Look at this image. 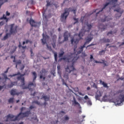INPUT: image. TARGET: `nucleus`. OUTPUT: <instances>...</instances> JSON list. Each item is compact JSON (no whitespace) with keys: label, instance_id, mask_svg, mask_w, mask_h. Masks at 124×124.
<instances>
[{"label":"nucleus","instance_id":"1","mask_svg":"<svg viewBox=\"0 0 124 124\" xmlns=\"http://www.w3.org/2000/svg\"><path fill=\"white\" fill-rule=\"evenodd\" d=\"M85 32L84 31H80L79 32V34H78V37H79V39L77 38V39H72L71 40V42H72V44H76V46H75V48H74V53L71 54L72 55V56L75 57L77 55V57H78V55L80 54L83 51V49L85 48L86 44H89L90 42L93 40V35L92 34V32L90 33L89 35H88V36L85 38V42L84 43V44H83V46H80V47H78V49H77L76 51V48L77 47V44H78L79 40L80 39H82V37L84 35Z\"/></svg>","mask_w":124,"mask_h":124},{"label":"nucleus","instance_id":"2","mask_svg":"<svg viewBox=\"0 0 124 124\" xmlns=\"http://www.w3.org/2000/svg\"><path fill=\"white\" fill-rule=\"evenodd\" d=\"M78 59V57H77V55L74 56H72V55H71V56L69 57V58H68V62H69V64H68L67 67L65 68L66 72L64 73V75L63 76V78H64V79H65V80H68V74H70L72 72L76 71V69L74 67V63L77 62Z\"/></svg>","mask_w":124,"mask_h":124},{"label":"nucleus","instance_id":"3","mask_svg":"<svg viewBox=\"0 0 124 124\" xmlns=\"http://www.w3.org/2000/svg\"><path fill=\"white\" fill-rule=\"evenodd\" d=\"M29 73L28 74H26V73H25L24 74L21 75L20 72H18L17 74H13V75H10L9 76V77H14L18 75H20V76L18 77L17 79L18 80H21V85H20V87H22L23 90L28 89H29L30 91H32V89L31 88V87H36L35 83H33V82H30L28 86H25V78L24 77L25 75H28Z\"/></svg>","mask_w":124,"mask_h":124},{"label":"nucleus","instance_id":"4","mask_svg":"<svg viewBox=\"0 0 124 124\" xmlns=\"http://www.w3.org/2000/svg\"><path fill=\"white\" fill-rule=\"evenodd\" d=\"M25 107H22L20 109L21 112L16 116L14 115L9 114L7 115V119H13V121L22 120L23 118L29 116V115L31 114V111H27L25 112H23L24 110H26Z\"/></svg>","mask_w":124,"mask_h":124},{"label":"nucleus","instance_id":"5","mask_svg":"<svg viewBox=\"0 0 124 124\" xmlns=\"http://www.w3.org/2000/svg\"><path fill=\"white\" fill-rule=\"evenodd\" d=\"M72 12L76 16V13L77 12V7H72L69 8L65 9V12L63 14L61 15V21L62 22H65L68 16L69 15V12Z\"/></svg>","mask_w":124,"mask_h":124},{"label":"nucleus","instance_id":"6","mask_svg":"<svg viewBox=\"0 0 124 124\" xmlns=\"http://www.w3.org/2000/svg\"><path fill=\"white\" fill-rule=\"evenodd\" d=\"M43 38L42 39V43L43 45H45V44H46V46L47 47V49L50 51H52V48L50 46H48L47 44V41H48L49 39V37L47 35H45L44 33H43Z\"/></svg>","mask_w":124,"mask_h":124},{"label":"nucleus","instance_id":"7","mask_svg":"<svg viewBox=\"0 0 124 124\" xmlns=\"http://www.w3.org/2000/svg\"><path fill=\"white\" fill-rule=\"evenodd\" d=\"M120 96L121 98L117 99L116 101V105L119 106L123 105L124 102V94H122Z\"/></svg>","mask_w":124,"mask_h":124},{"label":"nucleus","instance_id":"8","mask_svg":"<svg viewBox=\"0 0 124 124\" xmlns=\"http://www.w3.org/2000/svg\"><path fill=\"white\" fill-rule=\"evenodd\" d=\"M30 24H31V27H34L35 28H38L40 26V23L35 22L32 18H31L30 20Z\"/></svg>","mask_w":124,"mask_h":124},{"label":"nucleus","instance_id":"9","mask_svg":"<svg viewBox=\"0 0 124 124\" xmlns=\"http://www.w3.org/2000/svg\"><path fill=\"white\" fill-rule=\"evenodd\" d=\"M114 11L117 12L118 13L116 14V18H119V17H121L122 14L124 13V10H121V8H118L116 10H114Z\"/></svg>","mask_w":124,"mask_h":124},{"label":"nucleus","instance_id":"10","mask_svg":"<svg viewBox=\"0 0 124 124\" xmlns=\"http://www.w3.org/2000/svg\"><path fill=\"white\" fill-rule=\"evenodd\" d=\"M15 32H16L11 31L10 33H7L3 38L1 39L2 41L7 40V39H9V37H11V35L13 34V33H15Z\"/></svg>","mask_w":124,"mask_h":124},{"label":"nucleus","instance_id":"11","mask_svg":"<svg viewBox=\"0 0 124 124\" xmlns=\"http://www.w3.org/2000/svg\"><path fill=\"white\" fill-rule=\"evenodd\" d=\"M9 28L10 31H16L17 26L14 23L10 25Z\"/></svg>","mask_w":124,"mask_h":124},{"label":"nucleus","instance_id":"12","mask_svg":"<svg viewBox=\"0 0 124 124\" xmlns=\"http://www.w3.org/2000/svg\"><path fill=\"white\" fill-rule=\"evenodd\" d=\"M102 95V93H101L100 91H97L95 95V98L96 100H99L100 98Z\"/></svg>","mask_w":124,"mask_h":124},{"label":"nucleus","instance_id":"13","mask_svg":"<svg viewBox=\"0 0 124 124\" xmlns=\"http://www.w3.org/2000/svg\"><path fill=\"white\" fill-rule=\"evenodd\" d=\"M70 36V34H68V32H65L64 33V41L63 42H59L60 44L64 42V41H67L68 40V37Z\"/></svg>","mask_w":124,"mask_h":124},{"label":"nucleus","instance_id":"14","mask_svg":"<svg viewBox=\"0 0 124 124\" xmlns=\"http://www.w3.org/2000/svg\"><path fill=\"white\" fill-rule=\"evenodd\" d=\"M20 94H22V92L17 93L16 89H12L11 91V95L13 96L15 95L18 96Z\"/></svg>","mask_w":124,"mask_h":124},{"label":"nucleus","instance_id":"15","mask_svg":"<svg viewBox=\"0 0 124 124\" xmlns=\"http://www.w3.org/2000/svg\"><path fill=\"white\" fill-rule=\"evenodd\" d=\"M109 20H111V18H109V16H104V18L100 19V22L104 23L106 22V21H109Z\"/></svg>","mask_w":124,"mask_h":124},{"label":"nucleus","instance_id":"16","mask_svg":"<svg viewBox=\"0 0 124 124\" xmlns=\"http://www.w3.org/2000/svg\"><path fill=\"white\" fill-rule=\"evenodd\" d=\"M73 98L74 99V100H73V101H72V102H73V105H74V106H75L78 105V106L80 107V105L78 102L77 101L75 97L74 96L73 97Z\"/></svg>","mask_w":124,"mask_h":124},{"label":"nucleus","instance_id":"17","mask_svg":"<svg viewBox=\"0 0 124 124\" xmlns=\"http://www.w3.org/2000/svg\"><path fill=\"white\" fill-rule=\"evenodd\" d=\"M44 99L45 101V105H46V101H48L50 99L49 96H47V95H43L42 97L41 98V99Z\"/></svg>","mask_w":124,"mask_h":124},{"label":"nucleus","instance_id":"18","mask_svg":"<svg viewBox=\"0 0 124 124\" xmlns=\"http://www.w3.org/2000/svg\"><path fill=\"white\" fill-rule=\"evenodd\" d=\"M107 28V25H104L103 24H100L98 26V29L101 31H105Z\"/></svg>","mask_w":124,"mask_h":124},{"label":"nucleus","instance_id":"19","mask_svg":"<svg viewBox=\"0 0 124 124\" xmlns=\"http://www.w3.org/2000/svg\"><path fill=\"white\" fill-rule=\"evenodd\" d=\"M109 3H110L109 2L106 3L104 5V7L102 8V9H101V10L99 11L98 12H97V13H96V16H97V15H98L100 12H102V11H103V10H104V9H105V8H106V7H107L108 5H109Z\"/></svg>","mask_w":124,"mask_h":124},{"label":"nucleus","instance_id":"20","mask_svg":"<svg viewBox=\"0 0 124 124\" xmlns=\"http://www.w3.org/2000/svg\"><path fill=\"white\" fill-rule=\"evenodd\" d=\"M64 54V52L63 49H60V52L58 53V58H62Z\"/></svg>","mask_w":124,"mask_h":124},{"label":"nucleus","instance_id":"21","mask_svg":"<svg viewBox=\"0 0 124 124\" xmlns=\"http://www.w3.org/2000/svg\"><path fill=\"white\" fill-rule=\"evenodd\" d=\"M100 84L102 85L104 88H108V84L105 83L104 81H103L102 80H99Z\"/></svg>","mask_w":124,"mask_h":124},{"label":"nucleus","instance_id":"22","mask_svg":"<svg viewBox=\"0 0 124 124\" xmlns=\"http://www.w3.org/2000/svg\"><path fill=\"white\" fill-rule=\"evenodd\" d=\"M100 40L104 43H108L110 42V40L109 39H106V38H103L101 39Z\"/></svg>","mask_w":124,"mask_h":124},{"label":"nucleus","instance_id":"23","mask_svg":"<svg viewBox=\"0 0 124 124\" xmlns=\"http://www.w3.org/2000/svg\"><path fill=\"white\" fill-rule=\"evenodd\" d=\"M109 1L112 2L113 5V6H112L113 7H116L118 0H109Z\"/></svg>","mask_w":124,"mask_h":124},{"label":"nucleus","instance_id":"24","mask_svg":"<svg viewBox=\"0 0 124 124\" xmlns=\"http://www.w3.org/2000/svg\"><path fill=\"white\" fill-rule=\"evenodd\" d=\"M16 83V82H11V84H8V87L9 88H12Z\"/></svg>","mask_w":124,"mask_h":124},{"label":"nucleus","instance_id":"25","mask_svg":"<svg viewBox=\"0 0 124 124\" xmlns=\"http://www.w3.org/2000/svg\"><path fill=\"white\" fill-rule=\"evenodd\" d=\"M26 43V44H28V43H30V44H32V42L29 39H27L26 40V42L24 41L23 42V45H25V44Z\"/></svg>","mask_w":124,"mask_h":124},{"label":"nucleus","instance_id":"26","mask_svg":"<svg viewBox=\"0 0 124 124\" xmlns=\"http://www.w3.org/2000/svg\"><path fill=\"white\" fill-rule=\"evenodd\" d=\"M87 27L88 29V31H90V30H91L92 27H93V25L92 24H87Z\"/></svg>","mask_w":124,"mask_h":124},{"label":"nucleus","instance_id":"27","mask_svg":"<svg viewBox=\"0 0 124 124\" xmlns=\"http://www.w3.org/2000/svg\"><path fill=\"white\" fill-rule=\"evenodd\" d=\"M53 52V54H54V59L55 60V62H57L58 60V54L57 52L52 51Z\"/></svg>","mask_w":124,"mask_h":124},{"label":"nucleus","instance_id":"28","mask_svg":"<svg viewBox=\"0 0 124 124\" xmlns=\"http://www.w3.org/2000/svg\"><path fill=\"white\" fill-rule=\"evenodd\" d=\"M32 75L33 77V82H34V81L36 80V78H37V74L35 72H32Z\"/></svg>","mask_w":124,"mask_h":124},{"label":"nucleus","instance_id":"29","mask_svg":"<svg viewBox=\"0 0 124 124\" xmlns=\"http://www.w3.org/2000/svg\"><path fill=\"white\" fill-rule=\"evenodd\" d=\"M105 51H106L104 50H102L99 51V55L100 56H102V55H104L105 54Z\"/></svg>","mask_w":124,"mask_h":124},{"label":"nucleus","instance_id":"30","mask_svg":"<svg viewBox=\"0 0 124 124\" xmlns=\"http://www.w3.org/2000/svg\"><path fill=\"white\" fill-rule=\"evenodd\" d=\"M60 78H61V80H62V83L63 84V85H65V86L68 87L67 84L66 82H65L64 79L61 76H60Z\"/></svg>","mask_w":124,"mask_h":124},{"label":"nucleus","instance_id":"31","mask_svg":"<svg viewBox=\"0 0 124 124\" xmlns=\"http://www.w3.org/2000/svg\"><path fill=\"white\" fill-rule=\"evenodd\" d=\"M7 0H0V8L1 6L5 2H7Z\"/></svg>","mask_w":124,"mask_h":124},{"label":"nucleus","instance_id":"32","mask_svg":"<svg viewBox=\"0 0 124 124\" xmlns=\"http://www.w3.org/2000/svg\"><path fill=\"white\" fill-rule=\"evenodd\" d=\"M57 38V36L56 35H53L52 36V39L53 40V42H55L56 39Z\"/></svg>","mask_w":124,"mask_h":124},{"label":"nucleus","instance_id":"33","mask_svg":"<svg viewBox=\"0 0 124 124\" xmlns=\"http://www.w3.org/2000/svg\"><path fill=\"white\" fill-rule=\"evenodd\" d=\"M2 19H4V20H6V22H8V18L6 17V16H5L4 14L3 16V17L0 18V20H2Z\"/></svg>","mask_w":124,"mask_h":124},{"label":"nucleus","instance_id":"34","mask_svg":"<svg viewBox=\"0 0 124 124\" xmlns=\"http://www.w3.org/2000/svg\"><path fill=\"white\" fill-rule=\"evenodd\" d=\"M32 104H36L38 105H40V102H39L38 101H34L32 102Z\"/></svg>","mask_w":124,"mask_h":124},{"label":"nucleus","instance_id":"35","mask_svg":"<svg viewBox=\"0 0 124 124\" xmlns=\"http://www.w3.org/2000/svg\"><path fill=\"white\" fill-rule=\"evenodd\" d=\"M14 98H10L9 100H8V102L9 103H13L14 102Z\"/></svg>","mask_w":124,"mask_h":124},{"label":"nucleus","instance_id":"36","mask_svg":"<svg viewBox=\"0 0 124 124\" xmlns=\"http://www.w3.org/2000/svg\"><path fill=\"white\" fill-rule=\"evenodd\" d=\"M87 104L89 106H92V103L91 100H88L87 102Z\"/></svg>","mask_w":124,"mask_h":124},{"label":"nucleus","instance_id":"37","mask_svg":"<svg viewBox=\"0 0 124 124\" xmlns=\"http://www.w3.org/2000/svg\"><path fill=\"white\" fill-rule=\"evenodd\" d=\"M42 72L43 74H46L47 73V71L46 69L43 68L42 69Z\"/></svg>","mask_w":124,"mask_h":124},{"label":"nucleus","instance_id":"38","mask_svg":"<svg viewBox=\"0 0 124 124\" xmlns=\"http://www.w3.org/2000/svg\"><path fill=\"white\" fill-rule=\"evenodd\" d=\"M94 45H95V44L91 43L90 45H89L86 47V49H87L88 47H91V46H94Z\"/></svg>","mask_w":124,"mask_h":124},{"label":"nucleus","instance_id":"39","mask_svg":"<svg viewBox=\"0 0 124 124\" xmlns=\"http://www.w3.org/2000/svg\"><path fill=\"white\" fill-rule=\"evenodd\" d=\"M102 63H103L105 66H108V65L105 62V60H102Z\"/></svg>","mask_w":124,"mask_h":124},{"label":"nucleus","instance_id":"40","mask_svg":"<svg viewBox=\"0 0 124 124\" xmlns=\"http://www.w3.org/2000/svg\"><path fill=\"white\" fill-rule=\"evenodd\" d=\"M64 120L65 121H68L69 120V117H68L67 115L65 116V117H64Z\"/></svg>","mask_w":124,"mask_h":124},{"label":"nucleus","instance_id":"41","mask_svg":"<svg viewBox=\"0 0 124 124\" xmlns=\"http://www.w3.org/2000/svg\"><path fill=\"white\" fill-rule=\"evenodd\" d=\"M74 20L75 21H76V22H75V23H74V25H75V24H77V23H78V18H76L75 17H74Z\"/></svg>","mask_w":124,"mask_h":124},{"label":"nucleus","instance_id":"42","mask_svg":"<svg viewBox=\"0 0 124 124\" xmlns=\"http://www.w3.org/2000/svg\"><path fill=\"white\" fill-rule=\"evenodd\" d=\"M2 75H3V77H4V78H5V79H9V78H7V76L6 75H5V74H3Z\"/></svg>","mask_w":124,"mask_h":124},{"label":"nucleus","instance_id":"43","mask_svg":"<svg viewBox=\"0 0 124 124\" xmlns=\"http://www.w3.org/2000/svg\"><path fill=\"white\" fill-rule=\"evenodd\" d=\"M81 56H82V57L83 58H85L87 56V55L86 54L85 52H83L82 53V55H81Z\"/></svg>","mask_w":124,"mask_h":124},{"label":"nucleus","instance_id":"44","mask_svg":"<svg viewBox=\"0 0 124 124\" xmlns=\"http://www.w3.org/2000/svg\"><path fill=\"white\" fill-rule=\"evenodd\" d=\"M22 62L21 60H19L17 62H16V64L18 65V64H21Z\"/></svg>","mask_w":124,"mask_h":124},{"label":"nucleus","instance_id":"45","mask_svg":"<svg viewBox=\"0 0 124 124\" xmlns=\"http://www.w3.org/2000/svg\"><path fill=\"white\" fill-rule=\"evenodd\" d=\"M5 85H4L3 86H0V91L5 87Z\"/></svg>","mask_w":124,"mask_h":124},{"label":"nucleus","instance_id":"46","mask_svg":"<svg viewBox=\"0 0 124 124\" xmlns=\"http://www.w3.org/2000/svg\"><path fill=\"white\" fill-rule=\"evenodd\" d=\"M33 108H35V107L34 106H32V105L30 106V109L31 110V109H32Z\"/></svg>","mask_w":124,"mask_h":124},{"label":"nucleus","instance_id":"47","mask_svg":"<svg viewBox=\"0 0 124 124\" xmlns=\"http://www.w3.org/2000/svg\"><path fill=\"white\" fill-rule=\"evenodd\" d=\"M107 98V96L106 95H105L102 98L103 100H106V98Z\"/></svg>","mask_w":124,"mask_h":124},{"label":"nucleus","instance_id":"48","mask_svg":"<svg viewBox=\"0 0 124 124\" xmlns=\"http://www.w3.org/2000/svg\"><path fill=\"white\" fill-rule=\"evenodd\" d=\"M34 121H37V122H38V120L37 119V116L35 117V118H32Z\"/></svg>","mask_w":124,"mask_h":124},{"label":"nucleus","instance_id":"49","mask_svg":"<svg viewBox=\"0 0 124 124\" xmlns=\"http://www.w3.org/2000/svg\"><path fill=\"white\" fill-rule=\"evenodd\" d=\"M113 33V32H112V31L108 32L107 33V35H109V34H110V35H112V34Z\"/></svg>","mask_w":124,"mask_h":124},{"label":"nucleus","instance_id":"50","mask_svg":"<svg viewBox=\"0 0 124 124\" xmlns=\"http://www.w3.org/2000/svg\"><path fill=\"white\" fill-rule=\"evenodd\" d=\"M6 15L7 16H9L10 15V13H9L8 11H7L6 13Z\"/></svg>","mask_w":124,"mask_h":124},{"label":"nucleus","instance_id":"51","mask_svg":"<svg viewBox=\"0 0 124 124\" xmlns=\"http://www.w3.org/2000/svg\"><path fill=\"white\" fill-rule=\"evenodd\" d=\"M124 79V78H119L117 79V81H119V80H123Z\"/></svg>","mask_w":124,"mask_h":124},{"label":"nucleus","instance_id":"52","mask_svg":"<svg viewBox=\"0 0 124 124\" xmlns=\"http://www.w3.org/2000/svg\"><path fill=\"white\" fill-rule=\"evenodd\" d=\"M90 59H91V60L94 59L92 55H90Z\"/></svg>","mask_w":124,"mask_h":124},{"label":"nucleus","instance_id":"53","mask_svg":"<svg viewBox=\"0 0 124 124\" xmlns=\"http://www.w3.org/2000/svg\"><path fill=\"white\" fill-rule=\"evenodd\" d=\"M51 5L50 2L47 1V6H49Z\"/></svg>","mask_w":124,"mask_h":124},{"label":"nucleus","instance_id":"54","mask_svg":"<svg viewBox=\"0 0 124 124\" xmlns=\"http://www.w3.org/2000/svg\"><path fill=\"white\" fill-rule=\"evenodd\" d=\"M3 25H4V22L3 21H1L0 22V26H3Z\"/></svg>","mask_w":124,"mask_h":124},{"label":"nucleus","instance_id":"55","mask_svg":"<svg viewBox=\"0 0 124 124\" xmlns=\"http://www.w3.org/2000/svg\"><path fill=\"white\" fill-rule=\"evenodd\" d=\"M9 67H8V68L7 69L6 71H5L4 73H5V74L7 73L8 72V71H9Z\"/></svg>","mask_w":124,"mask_h":124},{"label":"nucleus","instance_id":"56","mask_svg":"<svg viewBox=\"0 0 124 124\" xmlns=\"http://www.w3.org/2000/svg\"><path fill=\"white\" fill-rule=\"evenodd\" d=\"M87 99H89L88 96L87 95H85V96H84V99H85V100H87Z\"/></svg>","mask_w":124,"mask_h":124},{"label":"nucleus","instance_id":"57","mask_svg":"<svg viewBox=\"0 0 124 124\" xmlns=\"http://www.w3.org/2000/svg\"><path fill=\"white\" fill-rule=\"evenodd\" d=\"M22 49H26L27 48V46H22Z\"/></svg>","mask_w":124,"mask_h":124},{"label":"nucleus","instance_id":"58","mask_svg":"<svg viewBox=\"0 0 124 124\" xmlns=\"http://www.w3.org/2000/svg\"><path fill=\"white\" fill-rule=\"evenodd\" d=\"M36 92H34V93H33V94H31V95L34 96L35 95V94H36Z\"/></svg>","mask_w":124,"mask_h":124},{"label":"nucleus","instance_id":"59","mask_svg":"<svg viewBox=\"0 0 124 124\" xmlns=\"http://www.w3.org/2000/svg\"><path fill=\"white\" fill-rule=\"evenodd\" d=\"M52 47H53V48H55L56 47V44L54 43V44L52 45Z\"/></svg>","mask_w":124,"mask_h":124},{"label":"nucleus","instance_id":"60","mask_svg":"<svg viewBox=\"0 0 124 124\" xmlns=\"http://www.w3.org/2000/svg\"><path fill=\"white\" fill-rule=\"evenodd\" d=\"M75 90H76V91H77V92H78V90H79V89H78V88H75Z\"/></svg>","mask_w":124,"mask_h":124},{"label":"nucleus","instance_id":"61","mask_svg":"<svg viewBox=\"0 0 124 124\" xmlns=\"http://www.w3.org/2000/svg\"><path fill=\"white\" fill-rule=\"evenodd\" d=\"M25 68V66L23 65V67L21 68V70H23Z\"/></svg>","mask_w":124,"mask_h":124},{"label":"nucleus","instance_id":"62","mask_svg":"<svg viewBox=\"0 0 124 124\" xmlns=\"http://www.w3.org/2000/svg\"><path fill=\"white\" fill-rule=\"evenodd\" d=\"M22 45H21V44H19V46H18V47H19V48H20L21 47H22Z\"/></svg>","mask_w":124,"mask_h":124},{"label":"nucleus","instance_id":"63","mask_svg":"<svg viewBox=\"0 0 124 124\" xmlns=\"http://www.w3.org/2000/svg\"><path fill=\"white\" fill-rule=\"evenodd\" d=\"M40 79L43 78V76L42 75H40Z\"/></svg>","mask_w":124,"mask_h":124},{"label":"nucleus","instance_id":"64","mask_svg":"<svg viewBox=\"0 0 124 124\" xmlns=\"http://www.w3.org/2000/svg\"><path fill=\"white\" fill-rule=\"evenodd\" d=\"M18 124H24V123L23 122H21V123Z\"/></svg>","mask_w":124,"mask_h":124}]
</instances>
